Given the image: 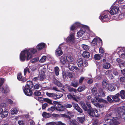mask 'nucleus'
<instances>
[{
	"label": "nucleus",
	"mask_w": 125,
	"mask_h": 125,
	"mask_svg": "<svg viewBox=\"0 0 125 125\" xmlns=\"http://www.w3.org/2000/svg\"><path fill=\"white\" fill-rule=\"evenodd\" d=\"M30 52L33 54H35L37 50L36 49L31 48L25 49L22 51L21 52L20 55L21 61L23 62L26 59L28 61L32 57V55Z\"/></svg>",
	"instance_id": "f257e3e1"
},
{
	"label": "nucleus",
	"mask_w": 125,
	"mask_h": 125,
	"mask_svg": "<svg viewBox=\"0 0 125 125\" xmlns=\"http://www.w3.org/2000/svg\"><path fill=\"white\" fill-rule=\"evenodd\" d=\"M109 13V12L106 10L104 11L101 13L99 18L102 22L109 21L111 18Z\"/></svg>",
	"instance_id": "f03ea898"
},
{
	"label": "nucleus",
	"mask_w": 125,
	"mask_h": 125,
	"mask_svg": "<svg viewBox=\"0 0 125 125\" xmlns=\"http://www.w3.org/2000/svg\"><path fill=\"white\" fill-rule=\"evenodd\" d=\"M86 31L90 32L89 28L87 26L83 25L82 27L81 30L77 32V36L79 37H80L84 34L85 32Z\"/></svg>",
	"instance_id": "7ed1b4c3"
},
{
	"label": "nucleus",
	"mask_w": 125,
	"mask_h": 125,
	"mask_svg": "<svg viewBox=\"0 0 125 125\" xmlns=\"http://www.w3.org/2000/svg\"><path fill=\"white\" fill-rule=\"evenodd\" d=\"M116 51L120 55V58L125 59V48L119 47L116 50Z\"/></svg>",
	"instance_id": "20e7f679"
},
{
	"label": "nucleus",
	"mask_w": 125,
	"mask_h": 125,
	"mask_svg": "<svg viewBox=\"0 0 125 125\" xmlns=\"http://www.w3.org/2000/svg\"><path fill=\"white\" fill-rule=\"evenodd\" d=\"M108 115H107L108 116ZM110 117L106 116L104 118L105 122L108 124L111 125H117L118 124V122L117 121L114 120V119H111L109 118Z\"/></svg>",
	"instance_id": "39448f33"
},
{
	"label": "nucleus",
	"mask_w": 125,
	"mask_h": 125,
	"mask_svg": "<svg viewBox=\"0 0 125 125\" xmlns=\"http://www.w3.org/2000/svg\"><path fill=\"white\" fill-rule=\"evenodd\" d=\"M98 111L96 109L91 108L89 109L88 110V113L91 116L95 117H99V115L97 113Z\"/></svg>",
	"instance_id": "423d86ee"
},
{
	"label": "nucleus",
	"mask_w": 125,
	"mask_h": 125,
	"mask_svg": "<svg viewBox=\"0 0 125 125\" xmlns=\"http://www.w3.org/2000/svg\"><path fill=\"white\" fill-rule=\"evenodd\" d=\"M110 13L112 15H114L117 14L119 11V7L115 5H112L110 8Z\"/></svg>",
	"instance_id": "0eeeda50"
},
{
	"label": "nucleus",
	"mask_w": 125,
	"mask_h": 125,
	"mask_svg": "<svg viewBox=\"0 0 125 125\" xmlns=\"http://www.w3.org/2000/svg\"><path fill=\"white\" fill-rule=\"evenodd\" d=\"M75 40V38L74 37V32L70 34V35L67 38L66 41L68 42L73 43L74 42Z\"/></svg>",
	"instance_id": "6e6552de"
},
{
	"label": "nucleus",
	"mask_w": 125,
	"mask_h": 125,
	"mask_svg": "<svg viewBox=\"0 0 125 125\" xmlns=\"http://www.w3.org/2000/svg\"><path fill=\"white\" fill-rule=\"evenodd\" d=\"M8 114V111L5 110L4 111L3 109H0V120L7 116Z\"/></svg>",
	"instance_id": "1a4fd4ad"
},
{
	"label": "nucleus",
	"mask_w": 125,
	"mask_h": 125,
	"mask_svg": "<svg viewBox=\"0 0 125 125\" xmlns=\"http://www.w3.org/2000/svg\"><path fill=\"white\" fill-rule=\"evenodd\" d=\"M23 91L25 94L27 96H31L32 94V90L28 88L27 87H23Z\"/></svg>",
	"instance_id": "9d476101"
},
{
	"label": "nucleus",
	"mask_w": 125,
	"mask_h": 125,
	"mask_svg": "<svg viewBox=\"0 0 125 125\" xmlns=\"http://www.w3.org/2000/svg\"><path fill=\"white\" fill-rule=\"evenodd\" d=\"M116 61L118 63L119 67L121 69H125V62L122 61L119 58H117Z\"/></svg>",
	"instance_id": "9b49d317"
},
{
	"label": "nucleus",
	"mask_w": 125,
	"mask_h": 125,
	"mask_svg": "<svg viewBox=\"0 0 125 125\" xmlns=\"http://www.w3.org/2000/svg\"><path fill=\"white\" fill-rule=\"evenodd\" d=\"M63 44H60L58 48L56 50L55 53L56 56H60L62 54L63 52L61 50V46Z\"/></svg>",
	"instance_id": "f8f14e48"
},
{
	"label": "nucleus",
	"mask_w": 125,
	"mask_h": 125,
	"mask_svg": "<svg viewBox=\"0 0 125 125\" xmlns=\"http://www.w3.org/2000/svg\"><path fill=\"white\" fill-rule=\"evenodd\" d=\"M67 63L68 64H72V62L73 60V57L70 55L65 56Z\"/></svg>",
	"instance_id": "ddd939ff"
},
{
	"label": "nucleus",
	"mask_w": 125,
	"mask_h": 125,
	"mask_svg": "<svg viewBox=\"0 0 125 125\" xmlns=\"http://www.w3.org/2000/svg\"><path fill=\"white\" fill-rule=\"evenodd\" d=\"M45 69H43L39 73L40 79L39 80L40 81L42 80L45 77Z\"/></svg>",
	"instance_id": "4468645a"
},
{
	"label": "nucleus",
	"mask_w": 125,
	"mask_h": 125,
	"mask_svg": "<svg viewBox=\"0 0 125 125\" xmlns=\"http://www.w3.org/2000/svg\"><path fill=\"white\" fill-rule=\"evenodd\" d=\"M98 96H96L95 97L96 101H95V103H97V101L99 103H107V102L106 101L104 100L101 98H99L98 97Z\"/></svg>",
	"instance_id": "2eb2a0df"
},
{
	"label": "nucleus",
	"mask_w": 125,
	"mask_h": 125,
	"mask_svg": "<svg viewBox=\"0 0 125 125\" xmlns=\"http://www.w3.org/2000/svg\"><path fill=\"white\" fill-rule=\"evenodd\" d=\"M80 26V24L78 22L75 23L72 25L70 27L71 31H73L76 29L77 27H79Z\"/></svg>",
	"instance_id": "dca6fc26"
},
{
	"label": "nucleus",
	"mask_w": 125,
	"mask_h": 125,
	"mask_svg": "<svg viewBox=\"0 0 125 125\" xmlns=\"http://www.w3.org/2000/svg\"><path fill=\"white\" fill-rule=\"evenodd\" d=\"M107 80H104L102 82V86L103 88L105 89H107L109 85Z\"/></svg>",
	"instance_id": "f3484780"
},
{
	"label": "nucleus",
	"mask_w": 125,
	"mask_h": 125,
	"mask_svg": "<svg viewBox=\"0 0 125 125\" xmlns=\"http://www.w3.org/2000/svg\"><path fill=\"white\" fill-rule=\"evenodd\" d=\"M56 110L59 111H63L65 110V108L62 104H58L57 107H56Z\"/></svg>",
	"instance_id": "a211bd4d"
},
{
	"label": "nucleus",
	"mask_w": 125,
	"mask_h": 125,
	"mask_svg": "<svg viewBox=\"0 0 125 125\" xmlns=\"http://www.w3.org/2000/svg\"><path fill=\"white\" fill-rule=\"evenodd\" d=\"M87 98L88 100H89L90 99L91 100L92 103L95 106L97 107L99 106V104L98 103H95V100L94 101L93 99H91V96H87Z\"/></svg>",
	"instance_id": "6ab92c4d"
},
{
	"label": "nucleus",
	"mask_w": 125,
	"mask_h": 125,
	"mask_svg": "<svg viewBox=\"0 0 125 125\" xmlns=\"http://www.w3.org/2000/svg\"><path fill=\"white\" fill-rule=\"evenodd\" d=\"M46 45L45 43H41L37 46V48L39 50H41L44 48Z\"/></svg>",
	"instance_id": "aec40b11"
},
{
	"label": "nucleus",
	"mask_w": 125,
	"mask_h": 125,
	"mask_svg": "<svg viewBox=\"0 0 125 125\" xmlns=\"http://www.w3.org/2000/svg\"><path fill=\"white\" fill-rule=\"evenodd\" d=\"M60 59V62L62 65H64L67 63L65 56L64 57L63 56H62Z\"/></svg>",
	"instance_id": "412c9836"
},
{
	"label": "nucleus",
	"mask_w": 125,
	"mask_h": 125,
	"mask_svg": "<svg viewBox=\"0 0 125 125\" xmlns=\"http://www.w3.org/2000/svg\"><path fill=\"white\" fill-rule=\"evenodd\" d=\"M97 96L99 97H104L105 96V94L102 89H99L98 91Z\"/></svg>",
	"instance_id": "4be33fe9"
},
{
	"label": "nucleus",
	"mask_w": 125,
	"mask_h": 125,
	"mask_svg": "<svg viewBox=\"0 0 125 125\" xmlns=\"http://www.w3.org/2000/svg\"><path fill=\"white\" fill-rule=\"evenodd\" d=\"M119 94L118 93L115 95H112V99L115 102H117L119 100Z\"/></svg>",
	"instance_id": "5701e85b"
},
{
	"label": "nucleus",
	"mask_w": 125,
	"mask_h": 125,
	"mask_svg": "<svg viewBox=\"0 0 125 125\" xmlns=\"http://www.w3.org/2000/svg\"><path fill=\"white\" fill-rule=\"evenodd\" d=\"M67 97L69 99H73L75 101H77L76 96L75 95H72L69 93L67 95Z\"/></svg>",
	"instance_id": "b1692460"
},
{
	"label": "nucleus",
	"mask_w": 125,
	"mask_h": 125,
	"mask_svg": "<svg viewBox=\"0 0 125 125\" xmlns=\"http://www.w3.org/2000/svg\"><path fill=\"white\" fill-rule=\"evenodd\" d=\"M116 87L112 84H109L108 89L110 91H113L115 90Z\"/></svg>",
	"instance_id": "393cba45"
},
{
	"label": "nucleus",
	"mask_w": 125,
	"mask_h": 125,
	"mask_svg": "<svg viewBox=\"0 0 125 125\" xmlns=\"http://www.w3.org/2000/svg\"><path fill=\"white\" fill-rule=\"evenodd\" d=\"M33 85L32 82L31 81H28L27 82V83L26 85L24 87H28L30 89H31L33 87Z\"/></svg>",
	"instance_id": "a878e982"
},
{
	"label": "nucleus",
	"mask_w": 125,
	"mask_h": 125,
	"mask_svg": "<svg viewBox=\"0 0 125 125\" xmlns=\"http://www.w3.org/2000/svg\"><path fill=\"white\" fill-rule=\"evenodd\" d=\"M92 94L95 97L97 96L98 92L97 91V89L96 87H94L91 90Z\"/></svg>",
	"instance_id": "bb28decb"
},
{
	"label": "nucleus",
	"mask_w": 125,
	"mask_h": 125,
	"mask_svg": "<svg viewBox=\"0 0 125 125\" xmlns=\"http://www.w3.org/2000/svg\"><path fill=\"white\" fill-rule=\"evenodd\" d=\"M30 67L28 66L27 67H26L24 70V73L25 75L26 73L27 72H28L29 73H30V74H31V71L30 70Z\"/></svg>",
	"instance_id": "cd10ccee"
},
{
	"label": "nucleus",
	"mask_w": 125,
	"mask_h": 125,
	"mask_svg": "<svg viewBox=\"0 0 125 125\" xmlns=\"http://www.w3.org/2000/svg\"><path fill=\"white\" fill-rule=\"evenodd\" d=\"M79 85V83L76 80L72 81L71 83V85L74 87H77Z\"/></svg>",
	"instance_id": "c85d7f7f"
},
{
	"label": "nucleus",
	"mask_w": 125,
	"mask_h": 125,
	"mask_svg": "<svg viewBox=\"0 0 125 125\" xmlns=\"http://www.w3.org/2000/svg\"><path fill=\"white\" fill-rule=\"evenodd\" d=\"M77 62L79 67H82L83 65V62L82 59L80 58L78 59L77 61Z\"/></svg>",
	"instance_id": "c756f323"
},
{
	"label": "nucleus",
	"mask_w": 125,
	"mask_h": 125,
	"mask_svg": "<svg viewBox=\"0 0 125 125\" xmlns=\"http://www.w3.org/2000/svg\"><path fill=\"white\" fill-rule=\"evenodd\" d=\"M82 55L84 57L87 58L89 57L90 54L88 52L84 51Z\"/></svg>",
	"instance_id": "7c9ffc66"
},
{
	"label": "nucleus",
	"mask_w": 125,
	"mask_h": 125,
	"mask_svg": "<svg viewBox=\"0 0 125 125\" xmlns=\"http://www.w3.org/2000/svg\"><path fill=\"white\" fill-rule=\"evenodd\" d=\"M103 67L104 69H109L110 67V64L109 63H105L103 64Z\"/></svg>",
	"instance_id": "2f4dec72"
},
{
	"label": "nucleus",
	"mask_w": 125,
	"mask_h": 125,
	"mask_svg": "<svg viewBox=\"0 0 125 125\" xmlns=\"http://www.w3.org/2000/svg\"><path fill=\"white\" fill-rule=\"evenodd\" d=\"M18 111V109L17 108H13L11 111V115H14L17 114Z\"/></svg>",
	"instance_id": "473e14b6"
},
{
	"label": "nucleus",
	"mask_w": 125,
	"mask_h": 125,
	"mask_svg": "<svg viewBox=\"0 0 125 125\" xmlns=\"http://www.w3.org/2000/svg\"><path fill=\"white\" fill-rule=\"evenodd\" d=\"M119 95L122 99L125 98V92L123 90H122L121 91Z\"/></svg>",
	"instance_id": "72a5a7b5"
},
{
	"label": "nucleus",
	"mask_w": 125,
	"mask_h": 125,
	"mask_svg": "<svg viewBox=\"0 0 125 125\" xmlns=\"http://www.w3.org/2000/svg\"><path fill=\"white\" fill-rule=\"evenodd\" d=\"M69 65L68 67L70 71H73L75 69V67L72 63V64H68Z\"/></svg>",
	"instance_id": "f704fd0d"
},
{
	"label": "nucleus",
	"mask_w": 125,
	"mask_h": 125,
	"mask_svg": "<svg viewBox=\"0 0 125 125\" xmlns=\"http://www.w3.org/2000/svg\"><path fill=\"white\" fill-rule=\"evenodd\" d=\"M82 47L83 49L85 50H88L89 48V47L88 45L84 44H83L82 45Z\"/></svg>",
	"instance_id": "c9c22d12"
},
{
	"label": "nucleus",
	"mask_w": 125,
	"mask_h": 125,
	"mask_svg": "<svg viewBox=\"0 0 125 125\" xmlns=\"http://www.w3.org/2000/svg\"><path fill=\"white\" fill-rule=\"evenodd\" d=\"M63 96V95L62 94H55V96L54 97V99H58L62 97Z\"/></svg>",
	"instance_id": "e433bc0d"
},
{
	"label": "nucleus",
	"mask_w": 125,
	"mask_h": 125,
	"mask_svg": "<svg viewBox=\"0 0 125 125\" xmlns=\"http://www.w3.org/2000/svg\"><path fill=\"white\" fill-rule=\"evenodd\" d=\"M54 71L56 75H58L59 74V69L58 67H56L54 68Z\"/></svg>",
	"instance_id": "4c0bfd02"
},
{
	"label": "nucleus",
	"mask_w": 125,
	"mask_h": 125,
	"mask_svg": "<svg viewBox=\"0 0 125 125\" xmlns=\"http://www.w3.org/2000/svg\"><path fill=\"white\" fill-rule=\"evenodd\" d=\"M85 89L84 86H81L79 87L77 89V90L79 92H81L84 91Z\"/></svg>",
	"instance_id": "58836bf2"
},
{
	"label": "nucleus",
	"mask_w": 125,
	"mask_h": 125,
	"mask_svg": "<svg viewBox=\"0 0 125 125\" xmlns=\"http://www.w3.org/2000/svg\"><path fill=\"white\" fill-rule=\"evenodd\" d=\"M97 38H94L91 42V45L93 46H95L97 44Z\"/></svg>",
	"instance_id": "ea45409f"
},
{
	"label": "nucleus",
	"mask_w": 125,
	"mask_h": 125,
	"mask_svg": "<svg viewBox=\"0 0 125 125\" xmlns=\"http://www.w3.org/2000/svg\"><path fill=\"white\" fill-rule=\"evenodd\" d=\"M46 95L49 97H52L54 99V97L55 96V94L53 93L46 92Z\"/></svg>",
	"instance_id": "a19ab883"
},
{
	"label": "nucleus",
	"mask_w": 125,
	"mask_h": 125,
	"mask_svg": "<svg viewBox=\"0 0 125 125\" xmlns=\"http://www.w3.org/2000/svg\"><path fill=\"white\" fill-rule=\"evenodd\" d=\"M46 56H43L39 60V62H40L43 63L45 62L46 60Z\"/></svg>",
	"instance_id": "79ce46f5"
},
{
	"label": "nucleus",
	"mask_w": 125,
	"mask_h": 125,
	"mask_svg": "<svg viewBox=\"0 0 125 125\" xmlns=\"http://www.w3.org/2000/svg\"><path fill=\"white\" fill-rule=\"evenodd\" d=\"M77 119L80 122L82 123L84 121L85 118L83 117H78Z\"/></svg>",
	"instance_id": "37998d69"
},
{
	"label": "nucleus",
	"mask_w": 125,
	"mask_h": 125,
	"mask_svg": "<svg viewBox=\"0 0 125 125\" xmlns=\"http://www.w3.org/2000/svg\"><path fill=\"white\" fill-rule=\"evenodd\" d=\"M55 109H56V107L52 106L49 108L48 109V110L49 111L50 113H52Z\"/></svg>",
	"instance_id": "c03bdc74"
},
{
	"label": "nucleus",
	"mask_w": 125,
	"mask_h": 125,
	"mask_svg": "<svg viewBox=\"0 0 125 125\" xmlns=\"http://www.w3.org/2000/svg\"><path fill=\"white\" fill-rule=\"evenodd\" d=\"M42 115L43 117L47 118H49L50 116V114L45 112H44L42 114Z\"/></svg>",
	"instance_id": "a18cd8bd"
},
{
	"label": "nucleus",
	"mask_w": 125,
	"mask_h": 125,
	"mask_svg": "<svg viewBox=\"0 0 125 125\" xmlns=\"http://www.w3.org/2000/svg\"><path fill=\"white\" fill-rule=\"evenodd\" d=\"M95 59L96 60H98L101 59L100 56L98 54H96L94 56Z\"/></svg>",
	"instance_id": "49530a36"
},
{
	"label": "nucleus",
	"mask_w": 125,
	"mask_h": 125,
	"mask_svg": "<svg viewBox=\"0 0 125 125\" xmlns=\"http://www.w3.org/2000/svg\"><path fill=\"white\" fill-rule=\"evenodd\" d=\"M44 101L49 104H52V101L48 98H44Z\"/></svg>",
	"instance_id": "de8ad7c7"
},
{
	"label": "nucleus",
	"mask_w": 125,
	"mask_h": 125,
	"mask_svg": "<svg viewBox=\"0 0 125 125\" xmlns=\"http://www.w3.org/2000/svg\"><path fill=\"white\" fill-rule=\"evenodd\" d=\"M71 125H78V123L75 120H73L71 122Z\"/></svg>",
	"instance_id": "09e8293b"
},
{
	"label": "nucleus",
	"mask_w": 125,
	"mask_h": 125,
	"mask_svg": "<svg viewBox=\"0 0 125 125\" xmlns=\"http://www.w3.org/2000/svg\"><path fill=\"white\" fill-rule=\"evenodd\" d=\"M82 106L83 108L84 111H86L87 110V108L86 105L84 103L82 104Z\"/></svg>",
	"instance_id": "8fccbe9b"
},
{
	"label": "nucleus",
	"mask_w": 125,
	"mask_h": 125,
	"mask_svg": "<svg viewBox=\"0 0 125 125\" xmlns=\"http://www.w3.org/2000/svg\"><path fill=\"white\" fill-rule=\"evenodd\" d=\"M112 98V95H110L107 97L108 101L110 103L112 102H113V100L111 98Z\"/></svg>",
	"instance_id": "3c124183"
},
{
	"label": "nucleus",
	"mask_w": 125,
	"mask_h": 125,
	"mask_svg": "<svg viewBox=\"0 0 125 125\" xmlns=\"http://www.w3.org/2000/svg\"><path fill=\"white\" fill-rule=\"evenodd\" d=\"M68 90L70 92H73L75 93L77 92L76 89L73 88H68Z\"/></svg>",
	"instance_id": "603ef678"
},
{
	"label": "nucleus",
	"mask_w": 125,
	"mask_h": 125,
	"mask_svg": "<svg viewBox=\"0 0 125 125\" xmlns=\"http://www.w3.org/2000/svg\"><path fill=\"white\" fill-rule=\"evenodd\" d=\"M64 106L65 107L70 108L72 107V105L71 104H69L68 103H66L64 104Z\"/></svg>",
	"instance_id": "864d4df0"
},
{
	"label": "nucleus",
	"mask_w": 125,
	"mask_h": 125,
	"mask_svg": "<svg viewBox=\"0 0 125 125\" xmlns=\"http://www.w3.org/2000/svg\"><path fill=\"white\" fill-rule=\"evenodd\" d=\"M17 79L19 81L22 80V77L21 76V73H19L17 75Z\"/></svg>",
	"instance_id": "5fc2aeb1"
},
{
	"label": "nucleus",
	"mask_w": 125,
	"mask_h": 125,
	"mask_svg": "<svg viewBox=\"0 0 125 125\" xmlns=\"http://www.w3.org/2000/svg\"><path fill=\"white\" fill-rule=\"evenodd\" d=\"M39 60V58L38 57L34 58L32 59L31 61L32 63H35L37 62Z\"/></svg>",
	"instance_id": "6e6d98bb"
},
{
	"label": "nucleus",
	"mask_w": 125,
	"mask_h": 125,
	"mask_svg": "<svg viewBox=\"0 0 125 125\" xmlns=\"http://www.w3.org/2000/svg\"><path fill=\"white\" fill-rule=\"evenodd\" d=\"M78 112L80 113H82L83 112L82 110L80 107L79 106L77 107L75 109Z\"/></svg>",
	"instance_id": "4d7b16f0"
},
{
	"label": "nucleus",
	"mask_w": 125,
	"mask_h": 125,
	"mask_svg": "<svg viewBox=\"0 0 125 125\" xmlns=\"http://www.w3.org/2000/svg\"><path fill=\"white\" fill-rule=\"evenodd\" d=\"M34 94L35 95L37 96H40L41 94V92H40L37 91L35 92H34Z\"/></svg>",
	"instance_id": "13d9d810"
},
{
	"label": "nucleus",
	"mask_w": 125,
	"mask_h": 125,
	"mask_svg": "<svg viewBox=\"0 0 125 125\" xmlns=\"http://www.w3.org/2000/svg\"><path fill=\"white\" fill-rule=\"evenodd\" d=\"M120 82L121 83L125 82V78L124 77H121L120 79Z\"/></svg>",
	"instance_id": "bf43d9fd"
},
{
	"label": "nucleus",
	"mask_w": 125,
	"mask_h": 125,
	"mask_svg": "<svg viewBox=\"0 0 125 125\" xmlns=\"http://www.w3.org/2000/svg\"><path fill=\"white\" fill-rule=\"evenodd\" d=\"M47 125H57V122H52L48 124Z\"/></svg>",
	"instance_id": "052dcab7"
},
{
	"label": "nucleus",
	"mask_w": 125,
	"mask_h": 125,
	"mask_svg": "<svg viewBox=\"0 0 125 125\" xmlns=\"http://www.w3.org/2000/svg\"><path fill=\"white\" fill-rule=\"evenodd\" d=\"M44 98L42 97H39L38 98V100L41 102H42L43 101H44Z\"/></svg>",
	"instance_id": "680f3d73"
},
{
	"label": "nucleus",
	"mask_w": 125,
	"mask_h": 125,
	"mask_svg": "<svg viewBox=\"0 0 125 125\" xmlns=\"http://www.w3.org/2000/svg\"><path fill=\"white\" fill-rule=\"evenodd\" d=\"M0 87H1L2 84L3 83L4 81V78H0Z\"/></svg>",
	"instance_id": "e2e57ef3"
},
{
	"label": "nucleus",
	"mask_w": 125,
	"mask_h": 125,
	"mask_svg": "<svg viewBox=\"0 0 125 125\" xmlns=\"http://www.w3.org/2000/svg\"><path fill=\"white\" fill-rule=\"evenodd\" d=\"M63 76L64 78H65L67 77V73L65 72H63L62 73Z\"/></svg>",
	"instance_id": "0e129e2a"
},
{
	"label": "nucleus",
	"mask_w": 125,
	"mask_h": 125,
	"mask_svg": "<svg viewBox=\"0 0 125 125\" xmlns=\"http://www.w3.org/2000/svg\"><path fill=\"white\" fill-rule=\"evenodd\" d=\"M111 70L107 71L105 72V74L106 75H107V76H108V75H109V74L111 73Z\"/></svg>",
	"instance_id": "69168bd1"
},
{
	"label": "nucleus",
	"mask_w": 125,
	"mask_h": 125,
	"mask_svg": "<svg viewBox=\"0 0 125 125\" xmlns=\"http://www.w3.org/2000/svg\"><path fill=\"white\" fill-rule=\"evenodd\" d=\"M99 52L101 54H103L104 52V50L102 48H100L99 49Z\"/></svg>",
	"instance_id": "338daca9"
},
{
	"label": "nucleus",
	"mask_w": 125,
	"mask_h": 125,
	"mask_svg": "<svg viewBox=\"0 0 125 125\" xmlns=\"http://www.w3.org/2000/svg\"><path fill=\"white\" fill-rule=\"evenodd\" d=\"M57 125H66L65 124L61 121L57 122Z\"/></svg>",
	"instance_id": "774afa93"
}]
</instances>
